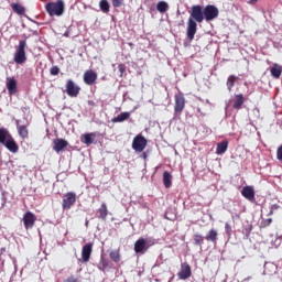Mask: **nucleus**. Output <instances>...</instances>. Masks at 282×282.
Returning a JSON list of instances; mask_svg holds the SVG:
<instances>
[{"instance_id":"obj_31","label":"nucleus","mask_w":282,"mask_h":282,"mask_svg":"<svg viewBox=\"0 0 282 282\" xmlns=\"http://www.w3.org/2000/svg\"><path fill=\"white\" fill-rule=\"evenodd\" d=\"M235 83H237V76L230 75L227 79L228 91H232V87H235Z\"/></svg>"},{"instance_id":"obj_32","label":"nucleus","mask_w":282,"mask_h":282,"mask_svg":"<svg viewBox=\"0 0 282 282\" xmlns=\"http://www.w3.org/2000/svg\"><path fill=\"white\" fill-rule=\"evenodd\" d=\"M193 239H194V246L204 245V236H202L200 234H194Z\"/></svg>"},{"instance_id":"obj_22","label":"nucleus","mask_w":282,"mask_h":282,"mask_svg":"<svg viewBox=\"0 0 282 282\" xmlns=\"http://www.w3.org/2000/svg\"><path fill=\"white\" fill-rule=\"evenodd\" d=\"M228 151V140H224L217 144L216 155H224Z\"/></svg>"},{"instance_id":"obj_14","label":"nucleus","mask_w":282,"mask_h":282,"mask_svg":"<svg viewBox=\"0 0 282 282\" xmlns=\"http://www.w3.org/2000/svg\"><path fill=\"white\" fill-rule=\"evenodd\" d=\"M15 124L20 138H22V140H28L30 138V131L28 130V128L30 127V122H28L24 126H21V121L17 120Z\"/></svg>"},{"instance_id":"obj_36","label":"nucleus","mask_w":282,"mask_h":282,"mask_svg":"<svg viewBox=\"0 0 282 282\" xmlns=\"http://www.w3.org/2000/svg\"><path fill=\"white\" fill-rule=\"evenodd\" d=\"M111 3L115 8H122V6H124V0H111Z\"/></svg>"},{"instance_id":"obj_39","label":"nucleus","mask_w":282,"mask_h":282,"mask_svg":"<svg viewBox=\"0 0 282 282\" xmlns=\"http://www.w3.org/2000/svg\"><path fill=\"white\" fill-rule=\"evenodd\" d=\"M276 159L282 162V145H280L276 150Z\"/></svg>"},{"instance_id":"obj_42","label":"nucleus","mask_w":282,"mask_h":282,"mask_svg":"<svg viewBox=\"0 0 282 282\" xmlns=\"http://www.w3.org/2000/svg\"><path fill=\"white\" fill-rule=\"evenodd\" d=\"M141 158H142L143 160H147V159L149 158V155L147 154V152H143V153L141 154Z\"/></svg>"},{"instance_id":"obj_44","label":"nucleus","mask_w":282,"mask_h":282,"mask_svg":"<svg viewBox=\"0 0 282 282\" xmlns=\"http://www.w3.org/2000/svg\"><path fill=\"white\" fill-rule=\"evenodd\" d=\"M180 25H184V21H182V22L180 23Z\"/></svg>"},{"instance_id":"obj_20","label":"nucleus","mask_w":282,"mask_h":282,"mask_svg":"<svg viewBox=\"0 0 282 282\" xmlns=\"http://www.w3.org/2000/svg\"><path fill=\"white\" fill-rule=\"evenodd\" d=\"M241 195L242 197H245V199H248L249 202H254V187L252 186L242 187Z\"/></svg>"},{"instance_id":"obj_25","label":"nucleus","mask_w":282,"mask_h":282,"mask_svg":"<svg viewBox=\"0 0 282 282\" xmlns=\"http://www.w3.org/2000/svg\"><path fill=\"white\" fill-rule=\"evenodd\" d=\"M94 138H96L95 132L85 133L82 135V142L83 144H87V147H89V144H94Z\"/></svg>"},{"instance_id":"obj_26","label":"nucleus","mask_w":282,"mask_h":282,"mask_svg":"<svg viewBox=\"0 0 282 282\" xmlns=\"http://www.w3.org/2000/svg\"><path fill=\"white\" fill-rule=\"evenodd\" d=\"M163 184L165 188H171V186L173 185V175H171L169 171H165L163 173Z\"/></svg>"},{"instance_id":"obj_38","label":"nucleus","mask_w":282,"mask_h":282,"mask_svg":"<svg viewBox=\"0 0 282 282\" xmlns=\"http://www.w3.org/2000/svg\"><path fill=\"white\" fill-rule=\"evenodd\" d=\"M225 230H226V235L230 236L232 232V227L230 226V224L226 223L225 224Z\"/></svg>"},{"instance_id":"obj_33","label":"nucleus","mask_w":282,"mask_h":282,"mask_svg":"<svg viewBox=\"0 0 282 282\" xmlns=\"http://www.w3.org/2000/svg\"><path fill=\"white\" fill-rule=\"evenodd\" d=\"M99 8H100L101 12H105V13L109 12V1L100 0Z\"/></svg>"},{"instance_id":"obj_17","label":"nucleus","mask_w":282,"mask_h":282,"mask_svg":"<svg viewBox=\"0 0 282 282\" xmlns=\"http://www.w3.org/2000/svg\"><path fill=\"white\" fill-rule=\"evenodd\" d=\"M243 102H246V97H243V94L235 95L232 99V109H236L237 111L241 110Z\"/></svg>"},{"instance_id":"obj_3","label":"nucleus","mask_w":282,"mask_h":282,"mask_svg":"<svg viewBox=\"0 0 282 282\" xmlns=\"http://www.w3.org/2000/svg\"><path fill=\"white\" fill-rule=\"evenodd\" d=\"M45 10L48 17H63L65 12V2L57 0L56 2H48L45 4Z\"/></svg>"},{"instance_id":"obj_19","label":"nucleus","mask_w":282,"mask_h":282,"mask_svg":"<svg viewBox=\"0 0 282 282\" xmlns=\"http://www.w3.org/2000/svg\"><path fill=\"white\" fill-rule=\"evenodd\" d=\"M205 239L210 243L217 245V241L219 239V231H217V229L215 228L209 229L205 236Z\"/></svg>"},{"instance_id":"obj_23","label":"nucleus","mask_w":282,"mask_h":282,"mask_svg":"<svg viewBox=\"0 0 282 282\" xmlns=\"http://www.w3.org/2000/svg\"><path fill=\"white\" fill-rule=\"evenodd\" d=\"M270 72H271L272 78H281L282 66L279 65V64H273V65L270 67Z\"/></svg>"},{"instance_id":"obj_29","label":"nucleus","mask_w":282,"mask_h":282,"mask_svg":"<svg viewBox=\"0 0 282 282\" xmlns=\"http://www.w3.org/2000/svg\"><path fill=\"white\" fill-rule=\"evenodd\" d=\"M156 10L158 12H160L161 14H164V12L169 11V3H166L165 1H159L156 3Z\"/></svg>"},{"instance_id":"obj_1","label":"nucleus","mask_w":282,"mask_h":282,"mask_svg":"<svg viewBox=\"0 0 282 282\" xmlns=\"http://www.w3.org/2000/svg\"><path fill=\"white\" fill-rule=\"evenodd\" d=\"M204 7L195 4L189 10V18L187 20L186 36L189 42L195 40V34H197V23H204Z\"/></svg>"},{"instance_id":"obj_2","label":"nucleus","mask_w":282,"mask_h":282,"mask_svg":"<svg viewBox=\"0 0 282 282\" xmlns=\"http://www.w3.org/2000/svg\"><path fill=\"white\" fill-rule=\"evenodd\" d=\"M0 144L6 147L10 153H19V144L6 128H0Z\"/></svg>"},{"instance_id":"obj_41","label":"nucleus","mask_w":282,"mask_h":282,"mask_svg":"<svg viewBox=\"0 0 282 282\" xmlns=\"http://www.w3.org/2000/svg\"><path fill=\"white\" fill-rule=\"evenodd\" d=\"M64 282H78V279H76L74 275H70Z\"/></svg>"},{"instance_id":"obj_40","label":"nucleus","mask_w":282,"mask_h":282,"mask_svg":"<svg viewBox=\"0 0 282 282\" xmlns=\"http://www.w3.org/2000/svg\"><path fill=\"white\" fill-rule=\"evenodd\" d=\"M270 224H272V218H268V219H264V220L262 221V226H264V227L270 226Z\"/></svg>"},{"instance_id":"obj_6","label":"nucleus","mask_w":282,"mask_h":282,"mask_svg":"<svg viewBox=\"0 0 282 282\" xmlns=\"http://www.w3.org/2000/svg\"><path fill=\"white\" fill-rule=\"evenodd\" d=\"M147 144H149V141H147V138H144V135L142 134H137L132 141V149L137 153H142V151L147 149Z\"/></svg>"},{"instance_id":"obj_43","label":"nucleus","mask_w":282,"mask_h":282,"mask_svg":"<svg viewBox=\"0 0 282 282\" xmlns=\"http://www.w3.org/2000/svg\"><path fill=\"white\" fill-rule=\"evenodd\" d=\"M257 1H259V0H249V3H250L251 6H254V3H257Z\"/></svg>"},{"instance_id":"obj_12","label":"nucleus","mask_w":282,"mask_h":282,"mask_svg":"<svg viewBox=\"0 0 282 282\" xmlns=\"http://www.w3.org/2000/svg\"><path fill=\"white\" fill-rule=\"evenodd\" d=\"M84 83L85 85L91 86L96 85V80H98V74L93 69H87L84 73Z\"/></svg>"},{"instance_id":"obj_37","label":"nucleus","mask_w":282,"mask_h":282,"mask_svg":"<svg viewBox=\"0 0 282 282\" xmlns=\"http://www.w3.org/2000/svg\"><path fill=\"white\" fill-rule=\"evenodd\" d=\"M118 69L120 72V76H122L124 72H127V66L124 64H119Z\"/></svg>"},{"instance_id":"obj_35","label":"nucleus","mask_w":282,"mask_h":282,"mask_svg":"<svg viewBox=\"0 0 282 282\" xmlns=\"http://www.w3.org/2000/svg\"><path fill=\"white\" fill-rule=\"evenodd\" d=\"M50 74H51V76H58V74H61V68H58V66H53L50 69Z\"/></svg>"},{"instance_id":"obj_8","label":"nucleus","mask_w":282,"mask_h":282,"mask_svg":"<svg viewBox=\"0 0 282 282\" xmlns=\"http://www.w3.org/2000/svg\"><path fill=\"white\" fill-rule=\"evenodd\" d=\"M76 204V193L74 192H67L64 194L62 199V208L63 210H69L72 206Z\"/></svg>"},{"instance_id":"obj_21","label":"nucleus","mask_w":282,"mask_h":282,"mask_svg":"<svg viewBox=\"0 0 282 282\" xmlns=\"http://www.w3.org/2000/svg\"><path fill=\"white\" fill-rule=\"evenodd\" d=\"M7 89L10 96H14V94H17V79L14 77L7 78Z\"/></svg>"},{"instance_id":"obj_7","label":"nucleus","mask_w":282,"mask_h":282,"mask_svg":"<svg viewBox=\"0 0 282 282\" xmlns=\"http://www.w3.org/2000/svg\"><path fill=\"white\" fill-rule=\"evenodd\" d=\"M205 21L210 22L215 21L219 17V9L213 4H208L203 9Z\"/></svg>"},{"instance_id":"obj_15","label":"nucleus","mask_w":282,"mask_h":282,"mask_svg":"<svg viewBox=\"0 0 282 282\" xmlns=\"http://www.w3.org/2000/svg\"><path fill=\"white\" fill-rule=\"evenodd\" d=\"M147 250H149V247H147V239L140 238L134 242L135 254H144Z\"/></svg>"},{"instance_id":"obj_4","label":"nucleus","mask_w":282,"mask_h":282,"mask_svg":"<svg viewBox=\"0 0 282 282\" xmlns=\"http://www.w3.org/2000/svg\"><path fill=\"white\" fill-rule=\"evenodd\" d=\"M26 47L28 42L25 40H21L19 45L15 47L13 61L17 65H23L28 61V55L25 54Z\"/></svg>"},{"instance_id":"obj_16","label":"nucleus","mask_w":282,"mask_h":282,"mask_svg":"<svg viewBox=\"0 0 282 282\" xmlns=\"http://www.w3.org/2000/svg\"><path fill=\"white\" fill-rule=\"evenodd\" d=\"M69 145V142L65 139H55L53 141V150H55L56 153H61V151H64Z\"/></svg>"},{"instance_id":"obj_28","label":"nucleus","mask_w":282,"mask_h":282,"mask_svg":"<svg viewBox=\"0 0 282 282\" xmlns=\"http://www.w3.org/2000/svg\"><path fill=\"white\" fill-rule=\"evenodd\" d=\"M11 8L15 14H20V17H23L25 14V7L19 4V3H12Z\"/></svg>"},{"instance_id":"obj_5","label":"nucleus","mask_w":282,"mask_h":282,"mask_svg":"<svg viewBox=\"0 0 282 282\" xmlns=\"http://www.w3.org/2000/svg\"><path fill=\"white\" fill-rule=\"evenodd\" d=\"M174 100V113L175 116H182V112L186 107V98L184 97V93L176 94Z\"/></svg>"},{"instance_id":"obj_34","label":"nucleus","mask_w":282,"mask_h":282,"mask_svg":"<svg viewBox=\"0 0 282 282\" xmlns=\"http://www.w3.org/2000/svg\"><path fill=\"white\" fill-rule=\"evenodd\" d=\"M251 232H252V226H246L242 228V235H245L246 239H248V237H250Z\"/></svg>"},{"instance_id":"obj_30","label":"nucleus","mask_w":282,"mask_h":282,"mask_svg":"<svg viewBox=\"0 0 282 282\" xmlns=\"http://www.w3.org/2000/svg\"><path fill=\"white\" fill-rule=\"evenodd\" d=\"M109 268V260L101 256L98 270L105 272Z\"/></svg>"},{"instance_id":"obj_10","label":"nucleus","mask_w":282,"mask_h":282,"mask_svg":"<svg viewBox=\"0 0 282 282\" xmlns=\"http://www.w3.org/2000/svg\"><path fill=\"white\" fill-rule=\"evenodd\" d=\"M91 252H94V243L93 242H88L83 246L82 260L84 263H89V260L91 259Z\"/></svg>"},{"instance_id":"obj_13","label":"nucleus","mask_w":282,"mask_h":282,"mask_svg":"<svg viewBox=\"0 0 282 282\" xmlns=\"http://www.w3.org/2000/svg\"><path fill=\"white\" fill-rule=\"evenodd\" d=\"M191 274H193L191 264L186 262L182 263L181 271L177 273L178 279H181V281H186V279H191Z\"/></svg>"},{"instance_id":"obj_27","label":"nucleus","mask_w":282,"mask_h":282,"mask_svg":"<svg viewBox=\"0 0 282 282\" xmlns=\"http://www.w3.org/2000/svg\"><path fill=\"white\" fill-rule=\"evenodd\" d=\"M109 257L111 261H113V263H120L122 259V256L120 254V249L110 251Z\"/></svg>"},{"instance_id":"obj_24","label":"nucleus","mask_w":282,"mask_h":282,"mask_svg":"<svg viewBox=\"0 0 282 282\" xmlns=\"http://www.w3.org/2000/svg\"><path fill=\"white\" fill-rule=\"evenodd\" d=\"M131 118V112H121L120 115H118L117 117H113L111 119V122L116 123V122H124L126 120H129Z\"/></svg>"},{"instance_id":"obj_9","label":"nucleus","mask_w":282,"mask_h":282,"mask_svg":"<svg viewBox=\"0 0 282 282\" xmlns=\"http://www.w3.org/2000/svg\"><path fill=\"white\" fill-rule=\"evenodd\" d=\"M66 88V94L70 98H76L78 97V94H80V87L76 85L72 79H68L65 85Z\"/></svg>"},{"instance_id":"obj_18","label":"nucleus","mask_w":282,"mask_h":282,"mask_svg":"<svg viewBox=\"0 0 282 282\" xmlns=\"http://www.w3.org/2000/svg\"><path fill=\"white\" fill-rule=\"evenodd\" d=\"M97 219H101V221H107V217L109 215V209L107 208V203H102L100 207L97 209Z\"/></svg>"},{"instance_id":"obj_11","label":"nucleus","mask_w":282,"mask_h":282,"mask_svg":"<svg viewBox=\"0 0 282 282\" xmlns=\"http://www.w3.org/2000/svg\"><path fill=\"white\" fill-rule=\"evenodd\" d=\"M23 224L25 230L34 228V224H36V215H34L32 212H26L23 216Z\"/></svg>"}]
</instances>
